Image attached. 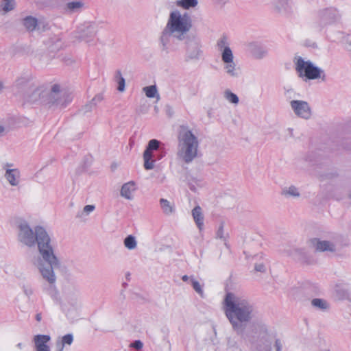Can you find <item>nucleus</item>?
I'll return each instance as SVG.
<instances>
[{"label": "nucleus", "instance_id": "nucleus-18", "mask_svg": "<svg viewBox=\"0 0 351 351\" xmlns=\"http://www.w3.org/2000/svg\"><path fill=\"white\" fill-rule=\"evenodd\" d=\"M159 204L165 215L171 216L175 213L176 206L174 203L171 202L167 199L160 198L159 200Z\"/></svg>", "mask_w": 351, "mask_h": 351}, {"label": "nucleus", "instance_id": "nucleus-34", "mask_svg": "<svg viewBox=\"0 0 351 351\" xmlns=\"http://www.w3.org/2000/svg\"><path fill=\"white\" fill-rule=\"evenodd\" d=\"M94 108V104L89 101L88 104L82 106L79 112L82 115H86L87 113L90 112Z\"/></svg>", "mask_w": 351, "mask_h": 351}, {"label": "nucleus", "instance_id": "nucleus-43", "mask_svg": "<svg viewBox=\"0 0 351 351\" xmlns=\"http://www.w3.org/2000/svg\"><path fill=\"white\" fill-rule=\"evenodd\" d=\"M9 131L8 128L0 125V136H3Z\"/></svg>", "mask_w": 351, "mask_h": 351}, {"label": "nucleus", "instance_id": "nucleus-25", "mask_svg": "<svg viewBox=\"0 0 351 351\" xmlns=\"http://www.w3.org/2000/svg\"><path fill=\"white\" fill-rule=\"evenodd\" d=\"M0 7L3 12V14H7L15 9L16 1L15 0H3L1 3Z\"/></svg>", "mask_w": 351, "mask_h": 351}, {"label": "nucleus", "instance_id": "nucleus-51", "mask_svg": "<svg viewBox=\"0 0 351 351\" xmlns=\"http://www.w3.org/2000/svg\"><path fill=\"white\" fill-rule=\"evenodd\" d=\"M52 88H60V85H58V84H54Z\"/></svg>", "mask_w": 351, "mask_h": 351}, {"label": "nucleus", "instance_id": "nucleus-23", "mask_svg": "<svg viewBox=\"0 0 351 351\" xmlns=\"http://www.w3.org/2000/svg\"><path fill=\"white\" fill-rule=\"evenodd\" d=\"M187 51L190 59H197L200 55V47L198 43H194L188 46Z\"/></svg>", "mask_w": 351, "mask_h": 351}, {"label": "nucleus", "instance_id": "nucleus-35", "mask_svg": "<svg viewBox=\"0 0 351 351\" xmlns=\"http://www.w3.org/2000/svg\"><path fill=\"white\" fill-rule=\"evenodd\" d=\"M116 80L118 84L117 88H125V79L122 76V74L121 71H118L116 73Z\"/></svg>", "mask_w": 351, "mask_h": 351}, {"label": "nucleus", "instance_id": "nucleus-14", "mask_svg": "<svg viewBox=\"0 0 351 351\" xmlns=\"http://www.w3.org/2000/svg\"><path fill=\"white\" fill-rule=\"evenodd\" d=\"M66 302L73 308L77 307L80 304V291L74 287L68 288L64 293Z\"/></svg>", "mask_w": 351, "mask_h": 351}, {"label": "nucleus", "instance_id": "nucleus-8", "mask_svg": "<svg viewBox=\"0 0 351 351\" xmlns=\"http://www.w3.org/2000/svg\"><path fill=\"white\" fill-rule=\"evenodd\" d=\"M16 228L18 241L29 248L35 247L37 236L36 226L32 229L25 220L19 219L16 223Z\"/></svg>", "mask_w": 351, "mask_h": 351}, {"label": "nucleus", "instance_id": "nucleus-4", "mask_svg": "<svg viewBox=\"0 0 351 351\" xmlns=\"http://www.w3.org/2000/svg\"><path fill=\"white\" fill-rule=\"evenodd\" d=\"M27 102L41 103L48 106H65L72 100L69 89H25L23 93Z\"/></svg>", "mask_w": 351, "mask_h": 351}, {"label": "nucleus", "instance_id": "nucleus-17", "mask_svg": "<svg viewBox=\"0 0 351 351\" xmlns=\"http://www.w3.org/2000/svg\"><path fill=\"white\" fill-rule=\"evenodd\" d=\"M21 25L29 33H32L38 29V20L36 17L29 15L21 20Z\"/></svg>", "mask_w": 351, "mask_h": 351}, {"label": "nucleus", "instance_id": "nucleus-42", "mask_svg": "<svg viewBox=\"0 0 351 351\" xmlns=\"http://www.w3.org/2000/svg\"><path fill=\"white\" fill-rule=\"evenodd\" d=\"M95 209V206L94 205H86L84 207L83 210L85 213L88 215L90 213L93 212Z\"/></svg>", "mask_w": 351, "mask_h": 351}, {"label": "nucleus", "instance_id": "nucleus-50", "mask_svg": "<svg viewBox=\"0 0 351 351\" xmlns=\"http://www.w3.org/2000/svg\"><path fill=\"white\" fill-rule=\"evenodd\" d=\"M145 88H156V85H151V86H146Z\"/></svg>", "mask_w": 351, "mask_h": 351}, {"label": "nucleus", "instance_id": "nucleus-3", "mask_svg": "<svg viewBox=\"0 0 351 351\" xmlns=\"http://www.w3.org/2000/svg\"><path fill=\"white\" fill-rule=\"evenodd\" d=\"M191 28L192 20L188 14H182L178 10L171 12L160 36L164 48L170 37L180 41L185 40Z\"/></svg>", "mask_w": 351, "mask_h": 351}, {"label": "nucleus", "instance_id": "nucleus-24", "mask_svg": "<svg viewBox=\"0 0 351 351\" xmlns=\"http://www.w3.org/2000/svg\"><path fill=\"white\" fill-rule=\"evenodd\" d=\"M286 252L295 260L300 261H303L306 256L305 252L302 249H290Z\"/></svg>", "mask_w": 351, "mask_h": 351}, {"label": "nucleus", "instance_id": "nucleus-1", "mask_svg": "<svg viewBox=\"0 0 351 351\" xmlns=\"http://www.w3.org/2000/svg\"><path fill=\"white\" fill-rule=\"evenodd\" d=\"M223 309L233 330L242 340L247 341L246 326L256 314L253 302L245 295L228 292L223 301Z\"/></svg>", "mask_w": 351, "mask_h": 351}, {"label": "nucleus", "instance_id": "nucleus-56", "mask_svg": "<svg viewBox=\"0 0 351 351\" xmlns=\"http://www.w3.org/2000/svg\"><path fill=\"white\" fill-rule=\"evenodd\" d=\"M162 158V155H161V154H160V155L158 156V158L160 159V158Z\"/></svg>", "mask_w": 351, "mask_h": 351}, {"label": "nucleus", "instance_id": "nucleus-27", "mask_svg": "<svg viewBox=\"0 0 351 351\" xmlns=\"http://www.w3.org/2000/svg\"><path fill=\"white\" fill-rule=\"evenodd\" d=\"M198 3L197 0H179L176 2V5L184 9L188 10L190 8H195Z\"/></svg>", "mask_w": 351, "mask_h": 351}, {"label": "nucleus", "instance_id": "nucleus-32", "mask_svg": "<svg viewBox=\"0 0 351 351\" xmlns=\"http://www.w3.org/2000/svg\"><path fill=\"white\" fill-rule=\"evenodd\" d=\"M191 283L193 289L200 295L201 298H204V293L202 287L199 282L196 280L193 277L191 278Z\"/></svg>", "mask_w": 351, "mask_h": 351}, {"label": "nucleus", "instance_id": "nucleus-55", "mask_svg": "<svg viewBox=\"0 0 351 351\" xmlns=\"http://www.w3.org/2000/svg\"><path fill=\"white\" fill-rule=\"evenodd\" d=\"M154 109L156 112L158 111V108L156 106H155Z\"/></svg>", "mask_w": 351, "mask_h": 351}, {"label": "nucleus", "instance_id": "nucleus-10", "mask_svg": "<svg viewBox=\"0 0 351 351\" xmlns=\"http://www.w3.org/2000/svg\"><path fill=\"white\" fill-rule=\"evenodd\" d=\"M291 107L294 113L299 117L308 119L311 117V110L306 101L302 100H292Z\"/></svg>", "mask_w": 351, "mask_h": 351}, {"label": "nucleus", "instance_id": "nucleus-9", "mask_svg": "<svg viewBox=\"0 0 351 351\" xmlns=\"http://www.w3.org/2000/svg\"><path fill=\"white\" fill-rule=\"evenodd\" d=\"M161 144L160 141L156 139H152L148 142L147 146L143 152L144 168L146 170L153 169L155 167L156 160L154 159V151H158Z\"/></svg>", "mask_w": 351, "mask_h": 351}, {"label": "nucleus", "instance_id": "nucleus-48", "mask_svg": "<svg viewBox=\"0 0 351 351\" xmlns=\"http://www.w3.org/2000/svg\"><path fill=\"white\" fill-rule=\"evenodd\" d=\"M172 109L169 106H167V112L169 114V116L172 114Z\"/></svg>", "mask_w": 351, "mask_h": 351}, {"label": "nucleus", "instance_id": "nucleus-57", "mask_svg": "<svg viewBox=\"0 0 351 351\" xmlns=\"http://www.w3.org/2000/svg\"><path fill=\"white\" fill-rule=\"evenodd\" d=\"M121 92H123L125 89H119Z\"/></svg>", "mask_w": 351, "mask_h": 351}, {"label": "nucleus", "instance_id": "nucleus-46", "mask_svg": "<svg viewBox=\"0 0 351 351\" xmlns=\"http://www.w3.org/2000/svg\"><path fill=\"white\" fill-rule=\"evenodd\" d=\"M57 346L58 347V350L57 351H63L64 346L63 344L57 343Z\"/></svg>", "mask_w": 351, "mask_h": 351}, {"label": "nucleus", "instance_id": "nucleus-30", "mask_svg": "<svg viewBox=\"0 0 351 351\" xmlns=\"http://www.w3.org/2000/svg\"><path fill=\"white\" fill-rule=\"evenodd\" d=\"M123 243L125 247L130 250L135 249L137 246L136 239L132 235H128L127 237H125Z\"/></svg>", "mask_w": 351, "mask_h": 351}, {"label": "nucleus", "instance_id": "nucleus-6", "mask_svg": "<svg viewBox=\"0 0 351 351\" xmlns=\"http://www.w3.org/2000/svg\"><path fill=\"white\" fill-rule=\"evenodd\" d=\"M218 51L221 56V60L224 63V69L226 73L231 76L237 75L236 64L234 62V55L230 47V43L226 36L220 38L217 43Z\"/></svg>", "mask_w": 351, "mask_h": 351}, {"label": "nucleus", "instance_id": "nucleus-39", "mask_svg": "<svg viewBox=\"0 0 351 351\" xmlns=\"http://www.w3.org/2000/svg\"><path fill=\"white\" fill-rule=\"evenodd\" d=\"M104 99V93L101 92L95 95L94 97L90 101L91 103L94 104L95 107L97 106L98 103Z\"/></svg>", "mask_w": 351, "mask_h": 351}, {"label": "nucleus", "instance_id": "nucleus-19", "mask_svg": "<svg viewBox=\"0 0 351 351\" xmlns=\"http://www.w3.org/2000/svg\"><path fill=\"white\" fill-rule=\"evenodd\" d=\"M16 86H35L36 80L31 75H24L19 77L16 80Z\"/></svg>", "mask_w": 351, "mask_h": 351}, {"label": "nucleus", "instance_id": "nucleus-45", "mask_svg": "<svg viewBox=\"0 0 351 351\" xmlns=\"http://www.w3.org/2000/svg\"><path fill=\"white\" fill-rule=\"evenodd\" d=\"M192 276H188L187 275H184L182 277V280L184 282H186L188 280H190L191 281V278Z\"/></svg>", "mask_w": 351, "mask_h": 351}, {"label": "nucleus", "instance_id": "nucleus-49", "mask_svg": "<svg viewBox=\"0 0 351 351\" xmlns=\"http://www.w3.org/2000/svg\"><path fill=\"white\" fill-rule=\"evenodd\" d=\"M4 85H5V84H4L3 82V81H0V88L3 87V86H4Z\"/></svg>", "mask_w": 351, "mask_h": 351}, {"label": "nucleus", "instance_id": "nucleus-29", "mask_svg": "<svg viewBox=\"0 0 351 351\" xmlns=\"http://www.w3.org/2000/svg\"><path fill=\"white\" fill-rule=\"evenodd\" d=\"M224 98L230 103L233 104H237L239 103L238 96L232 93L230 90L227 89L223 93Z\"/></svg>", "mask_w": 351, "mask_h": 351}, {"label": "nucleus", "instance_id": "nucleus-58", "mask_svg": "<svg viewBox=\"0 0 351 351\" xmlns=\"http://www.w3.org/2000/svg\"><path fill=\"white\" fill-rule=\"evenodd\" d=\"M349 197L351 199V193L349 194Z\"/></svg>", "mask_w": 351, "mask_h": 351}, {"label": "nucleus", "instance_id": "nucleus-47", "mask_svg": "<svg viewBox=\"0 0 351 351\" xmlns=\"http://www.w3.org/2000/svg\"><path fill=\"white\" fill-rule=\"evenodd\" d=\"M42 319V316H41V314L40 313H37L36 315V319L38 321V322H40Z\"/></svg>", "mask_w": 351, "mask_h": 351}, {"label": "nucleus", "instance_id": "nucleus-33", "mask_svg": "<svg viewBox=\"0 0 351 351\" xmlns=\"http://www.w3.org/2000/svg\"><path fill=\"white\" fill-rule=\"evenodd\" d=\"M145 95L149 98H156V101L160 99V95L158 89H143Z\"/></svg>", "mask_w": 351, "mask_h": 351}, {"label": "nucleus", "instance_id": "nucleus-21", "mask_svg": "<svg viewBox=\"0 0 351 351\" xmlns=\"http://www.w3.org/2000/svg\"><path fill=\"white\" fill-rule=\"evenodd\" d=\"M281 195L286 198H298L300 197V193L298 189L293 185L282 188Z\"/></svg>", "mask_w": 351, "mask_h": 351}, {"label": "nucleus", "instance_id": "nucleus-54", "mask_svg": "<svg viewBox=\"0 0 351 351\" xmlns=\"http://www.w3.org/2000/svg\"><path fill=\"white\" fill-rule=\"evenodd\" d=\"M70 61H71V63H74L75 62V61L73 60H70Z\"/></svg>", "mask_w": 351, "mask_h": 351}, {"label": "nucleus", "instance_id": "nucleus-12", "mask_svg": "<svg viewBox=\"0 0 351 351\" xmlns=\"http://www.w3.org/2000/svg\"><path fill=\"white\" fill-rule=\"evenodd\" d=\"M12 166V165L7 163L3 167L4 178L12 186H18L21 182V172L16 168L11 169Z\"/></svg>", "mask_w": 351, "mask_h": 351}, {"label": "nucleus", "instance_id": "nucleus-16", "mask_svg": "<svg viewBox=\"0 0 351 351\" xmlns=\"http://www.w3.org/2000/svg\"><path fill=\"white\" fill-rule=\"evenodd\" d=\"M136 184L134 181H130L123 184L120 191V195L128 200L134 198V193L136 191Z\"/></svg>", "mask_w": 351, "mask_h": 351}, {"label": "nucleus", "instance_id": "nucleus-53", "mask_svg": "<svg viewBox=\"0 0 351 351\" xmlns=\"http://www.w3.org/2000/svg\"><path fill=\"white\" fill-rule=\"evenodd\" d=\"M321 351H330V350H328V349H324V350H321Z\"/></svg>", "mask_w": 351, "mask_h": 351}, {"label": "nucleus", "instance_id": "nucleus-36", "mask_svg": "<svg viewBox=\"0 0 351 351\" xmlns=\"http://www.w3.org/2000/svg\"><path fill=\"white\" fill-rule=\"evenodd\" d=\"M22 289H23V293L28 298H29L33 295L34 291H33V289L31 285H29L28 284H24L22 286Z\"/></svg>", "mask_w": 351, "mask_h": 351}, {"label": "nucleus", "instance_id": "nucleus-5", "mask_svg": "<svg viewBox=\"0 0 351 351\" xmlns=\"http://www.w3.org/2000/svg\"><path fill=\"white\" fill-rule=\"evenodd\" d=\"M178 152L179 160L184 163L191 162L197 156L199 141L189 126L181 125L178 131Z\"/></svg>", "mask_w": 351, "mask_h": 351}, {"label": "nucleus", "instance_id": "nucleus-52", "mask_svg": "<svg viewBox=\"0 0 351 351\" xmlns=\"http://www.w3.org/2000/svg\"><path fill=\"white\" fill-rule=\"evenodd\" d=\"M17 347L19 348H22V343H19L17 344Z\"/></svg>", "mask_w": 351, "mask_h": 351}, {"label": "nucleus", "instance_id": "nucleus-38", "mask_svg": "<svg viewBox=\"0 0 351 351\" xmlns=\"http://www.w3.org/2000/svg\"><path fill=\"white\" fill-rule=\"evenodd\" d=\"M73 337L71 334H67L62 337L61 343L60 344H63L64 346L65 344L71 345L73 343Z\"/></svg>", "mask_w": 351, "mask_h": 351}, {"label": "nucleus", "instance_id": "nucleus-44", "mask_svg": "<svg viewBox=\"0 0 351 351\" xmlns=\"http://www.w3.org/2000/svg\"><path fill=\"white\" fill-rule=\"evenodd\" d=\"M275 347L276 348V351H281V343L279 339L276 340Z\"/></svg>", "mask_w": 351, "mask_h": 351}, {"label": "nucleus", "instance_id": "nucleus-7", "mask_svg": "<svg viewBox=\"0 0 351 351\" xmlns=\"http://www.w3.org/2000/svg\"><path fill=\"white\" fill-rule=\"evenodd\" d=\"M295 66L298 75L304 78L305 81L321 78L322 74L324 73L322 69L315 66L311 61H306L301 57L295 58Z\"/></svg>", "mask_w": 351, "mask_h": 351}, {"label": "nucleus", "instance_id": "nucleus-26", "mask_svg": "<svg viewBox=\"0 0 351 351\" xmlns=\"http://www.w3.org/2000/svg\"><path fill=\"white\" fill-rule=\"evenodd\" d=\"M223 227H224V223L221 222V223L219 226V228L216 232V238L221 239L222 241H223L224 245L226 247H228L227 239L228 237V234H226L224 232Z\"/></svg>", "mask_w": 351, "mask_h": 351}, {"label": "nucleus", "instance_id": "nucleus-37", "mask_svg": "<svg viewBox=\"0 0 351 351\" xmlns=\"http://www.w3.org/2000/svg\"><path fill=\"white\" fill-rule=\"evenodd\" d=\"M258 329L260 330L261 334H263V337L265 338V341H268V328L264 324H260L257 325Z\"/></svg>", "mask_w": 351, "mask_h": 351}, {"label": "nucleus", "instance_id": "nucleus-28", "mask_svg": "<svg viewBox=\"0 0 351 351\" xmlns=\"http://www.w3.org/2000/svg\"><path fill=\"white\" fill-rule=\"evenodd\" d=\"M84 3L81 1L69 2L66 7V9L71 12H77L80 10L84 7Z\"/></svg>", "mask_w": 351, "mask_h": 351}, {"label": "nucleus", "instance_id": "nucleus-22", "mask_svg": "<svg viewBox=\"0 0 351 351\" xmlns=\"http://www.w3.org/2000/svg\"><path fill=\"white\" fill-rule=\"evenodd\" d=\"M251 53L256 58L261 59L265 55V50L260 45L256 43H250L249 45Z\"/></svg>", "mask_w": 351, "mask_h": 351}, {"label": "nucleus", "instance_id": "nucleus-41", "mask_svg": "<svg viewBox=\"0 0 351 351\" xmlns=\"http://www.w3.org/2000/svg\"><path fill=\"white\" fill-rule=\"evenodd\" d=\"M254 269L256 271L264 273L266 271V267L265 265L263 263H256L254 266Z\"/></svg>", "mask_w": 351, "mask_h": 351}, {"label": "nucleus", "instance_id": "nucleus-11", "mask_svg": "<svg viewBox=\"0 0 351 351\" xmlns=\"http://www.w3.org/2000/svg\"><path fill=\"white\" fill-rule=\"evenodd\" d=\"M97 34V27L94 24L79 27L75 32V38L80 40L90 42Z\"/></svg>", "mask_w": 351, "mask_h": 351}, {"label": "nucleus", "instance_id": "nucleus-31", "mask_svg": "<svg viewBox=\"0 0 351 351\" xmlns=\"http://www.w3.org/2000/svg\"><path fill=\"white\" fill-rule=\"evenodd\" d=\"M311 304L319 309L325 310L328 308V304L326 301L320 298H315L312 300Z\"/></svg>", "mask_w": 351, "mask_h": 351}, {"label": "nucleus", "instance_id": "nucleus-20", "mask_svg": "<svg viewBox=\"0 0 351 351\" xmlns=\"http://www.w3.org/2000/svg\"><path fill=\"white\" fill-rule=\"evenodd\" d=\"M192 216L197 228L199 230H202L204 227V215L202 208L199 206H195L192 210Z\"/></svg>", "mask_w": 351, "mask_h": 351}, {"label": "nucleus", "instance_id": "nucleus-13", "mask_svg": "<svg viewBox=\"0 0 351 351\" xmlns=\"http://www.w3.org/2000/svg\"><path fill=\"white\" fill-rule=\"evenodd\" d=\"M310 245L317 252H335V245L329 241L313 238L309 241Z\"/></svg>", "mask_w": 351, "mask_h": 351}, {"label": "nucleus", "instance_id": "nucleus-2", "mask_svg": "<svg viewBox=\"0 0 351 351\" xmlns=\"http://www.w3.org/2000/svg\"><path fill=\"white\" fill-rule=\"evenodd\" d=\"M36 245L39 256H34L31 263L39 271L43 279L50 285H54L56 276L54 269L60 267V261L55 254V250L51 238L42 226H36Z\"/></svg>", "mask_w": 351, "mask_h": 351}, {"label": "nucleus", "instance_id": "nucleus-15", "mask_svg": "<svg viewBox=\"0 0 351 351\" xmlns=\"http://www.w3.org/2000/svg\"><path fill=\"white\" fill-rule=\"evenodd\" d=\"M51 340L48 335H36L34 337L33 341L36 351H50L49 346L47 344Z\"/></svg>", "mask_w": 351, "mask_h": 351}, {"label": "nucleus", "instance_id": "nucleus-40", "mask_svg": "<svg viewBox=\"0 0 351 351\" xmlns=\"http://www.w3.org/2000/svg\"><path fill=\"white\" fill-rule=\"evenodd\" d=\"M143 346V343L140 340H136L133 343L130 344V347L136 349V350H141Z\"/></svg>", "mask_w": 351, "mask_h": 351}]
</instances>
